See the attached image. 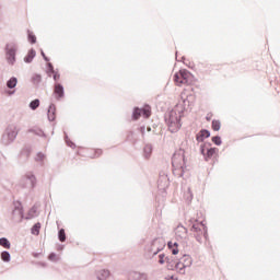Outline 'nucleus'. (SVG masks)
<instances>
[{
    "instance_id": "2f4dec72",
    "label": "nucleus",
    "mask_w": 280,
    "mask_h": 280,
    "mask_svg": "<svg viewBox=\"0 0 280 280\" xmlns=\"http://www.w3.org/2000/svg\"><path fill=\"white\" fill-rule=\"evenodd\" d=\"M13 213H19L20 220H21V218H23V213L21 212V210H15Z\"/></svg>"
},
{
    "instance_id": "393cba45",
    "label": "nucleus",
    "mask_w": 280,
    "mask_h": 280,
    "mask_svg": "<svg viewBox=\"0 0 280 280\" xmlns=\"http://www.w3.org/2000/svg\"><path fill=\"white\" fill-rule=\"evenodd\" d=\"M26 180L30 182L31 187H34V185H36V177L34 175H27Z\"/></svg>"
},
{
    "instance_id": "5701e85b",
    "label": "nucleus",
    "mask_w": 280,
    "mask_h": 280,
    "mask_svg": "<svg viewBox=\"0 0 280 280\" xmlns=\"http://www.w3.org/2000/svg\"><path fill=\"white\" fill-rule=\"evenodd\" d=\"M222 124L220 122V120H212V130H220Z\"/></svg>"
},
{
    "instance_id": "20e7f679",
    "label": "nucleus",
    "mask_w": 280,
    "mask_h": 280,
    "mask_svg": "<svg viewBox=\"0 0 280 280\" xmlns=\"http://www.w3.org/2000/svg\"><path fill=\"white\" fill-rule=\"evenodd\" d=\"M194 264V259L189 255H184L177 264L173 266L175 267L177 272L180 275H185V268H190V266Z\"/></svg>"
},
{
    "instance_id": "cd10ccee",
    "label": "nucleus",
    "mask_w": 280,
    "mask_h": 280,
    "mask_svg": "<svg viewBox=\"0 0 280 280\" xmlns=\"http://www.w3.org/2000/svg\"><path fill=\"white\" fill-rule=\"evenodd\" d=\"M35 161H37L38 163H43V161H45V155L44 153H37L35 156Z\"/></svg>"
},
{
    "instance_id": "e433bc0d",
    "label": "nucleus",
    "mask_w": 280,
    "mask_h": 280,
    "mask_svg": "<svg viewBox=\"0 0 280 280\" xmlns=\"http://www.w3.org/2000/svg\"><path fill=\"white\" fill-rule=\"evenodd\" d=\"M67 143L70 148H73V143H69V141H67Z\"/></svg>"
},
{
    "instance_id": "aec40b11",
    "label": "nucleus",
    "mask_w": 280,
    "mask_h": 280,
    "mask_svg": "<svg viewBox=\"0 0 280 280\" xmlns=\"http://www.w3.org/2000/svg\"><path fill=\"white\" fill-rule=\"evenodd\" d=\"M38 106H40V101L39 100H34L30 103V108L32 110H36V108H38Z\"/></svg>"
},
{
    "instance_id": "f257e3e1",
    "label": "nucleus",
    "mask_w": 280,
    "mask_h": 280,
    "mask_svg": "<svg viewBox=\"0 0 280 280\" xmlns=\"http://www.w3.org/2000/svg\"><path fill=\"white\" fill-rule=\"evenodd\" d=\"M182 104H178L173 110L170 112L168 117L166 118V124L168 125V129L171 132H178L180 130V119L183 118V113L188 108L194 106V102H196V96L194 95H185L182 94Z\"/></svg>"
},
{
    "instance_id": "6e6552de",
    "label": "nucleus",
    "mask_w": 280,
    "mask_h": 280,
    "mask_svg": "<svg viewBox=\"0 0 280 280\" xmlns=\"http://www.w3.org/2000/svg\"><path fill=\"white\" fill-rule=\"evenodd\" d=\"M145 117L148 119V117H150L151 112H150V106H144L142 109L141 108H136L133 110V119H139L140 117Z\"/></svg>"
},
{
    "instance_id": "9b49d317",
    "label": "nucleus",
    "mask_w": 280,
    "mask_h": 280,
    "mask_svg": "<svg viewBox=\"0 0 280 280\" xmlns=\"http://www.w3.org/2000/svg\"><path fill=\"white\" fill-rule=\"evenodd\" d=\"M159 264H161V266H163L164 264H168V270H172L174 268V264H172V259L165 256V254L159 255Z\"/></svg>"
},
{
    "instance_id": "f3484780",
    "label": "nucleus",
    "mask_w": 280,
    "mask_h": 280,
    "mask_svg": "<svg viewBox=\"0 0 280 280\" xmlns=\"http://www.w3.org/2000/svg\"><path fill=\"white\" fill-rule=\"evenodd\" d=\"M55 94L57 97H63L65 96V88H62L61 84H56L55 85Z\"/></svg>"
},
{
    "instance_id": "1a4fd4ad",
    "label": "nucleus",
    "mask_w": 280,
    "mask_h": 280,
    "mask_svg": "<svg viewBox=\"0 0 280 280\" xmlns=\"http://www.w3.org/2000/svg\"><path fill=\"white\" fill-rule=\"evenodd\" d=\"M96 280H112L110 270L101 269L96 272Z\"/></svg>"
},
{
    "instance_id": "dca6fc26",
    "label": "nucleus",
    "mask_w": 280,
    "mask_h": 280,
    "mask_svg": "<svg viewBox=\"0 0 280 280\" xmlns=\"http://www.w3.org/2000/svg\"><path fill=\"white\" fill-rule=\"evenodd\" d=\"M36 58V50L31 49L27 54V56L24 57V62L28 63L32 62Z\"/></svg>"
},
{
    "instance_id": "4be33fe9",
    "label": "nucleus",
    "mask_w": 280,
    "mask_h": 280,
    "mask_svg": "<svg viewBox=\"0 0 280 280\" xmlns=\"http://www.w3.org/2000/svg\"><path fill=\"white\" fill-rule=\"evenodd\" d=\"M152 154V145H150V144H147L145 147H144V156H145V159H149V156Z\"/></svg>"
},
{
    "instance_id": "7ed1b4c3",
    "label": "nucleus",
    "mask_w": 280,
    "mask_h": 280,
    "mask_svg": "<svg viewBox=\"0 0 280 280\" xmlns=\"http://www.w3.org/2000/svg\"><path fill=\"white\" fill-rule=\"evenodd\" d=\"M174 80L177 86H183V84H191L194 75L187 70H179V72L175 73Z\"/></svg>"
},
{
    "instance_id": "2eb2a0df",
    "label": "nucleus",
    "mask_w": 280,
    "mask_h": 280,
    "mask_svg": "<svg viewBox=\"0 0 280 280\" xmlns=\"http://www.w3.org/2000/svg\"><path fill=\"white\" fill-rule=\"evenodd\" d=\"M48 119L50 121L56 120V105L51 104L48 108Z\"/></svg>"
},
{
    "instance_id": "9d476101",
    "label": "nucleus",
    "mask_w": 280,
    "mask_h": 280,
    "mask_svg": "<svg viewBox=\"0 0 280 280\" xmlns=\"http://www.w3.org/2000/svg\"><path fill=\"white\" fill-rule=\"evenodd\" d=\"M175 235L176 237H179V240H185V237H187V228L184 225H177L175 229Z\"/></svg>"
},
{
    "instance_id": "ddd939ff",
    "label": "nucleus",
    "mask_w": 280,
    "mask_h": 280,
    "mask_svg": "<svg viewBox=\"0 0 280 280\" xmlns=\"http://www.w3.org/2000/svg\"><path fill=\"white\" fill-rule=\"evenodd\" d=\"M167 246H168V248H170V250H171V253L173 255H178V253H179V250H178V242L171 241V242L167 243Z\"/></svg>"
},
{
    "instance_id": "7c9ffc66",
    "label": "nucleus",
    "mask_w": 280,
    "mask_h": 280,
    "mask_svg": "<svg viewBox=\"0 0 280 280\" xmlns=\"http://www.w3.org/2000/svg\"><path fill=\"white\" fill-rule=\"evenodd\" d=\"M48 259H49V261H58V259H60V257H58V255H56V254H50L48 256Z\"/></svg>"
},
{
    "instance_id": "412c9836",
    "label": "nucleus",
    "mask_w": 280,
    "mask_h": 280,
    "mask_svg": "<svg viewBox=\"0 0 280 280\" xmlns=\"http://www.w3.org/2000/svg\"><path fill=\"white\" fill-rule=\"evenodd\" d=\"M1 259L2 261H5L7 264L10 262L11 256L9 252H2L1 253Z\"/></svg>"
},
{
    "instance_id": "4c0bfd02",
    "label": "nucleus",
    "mask_w": 280,
    "mask_h": 280,
    "mask_svg": "<svg viewBox=\"0 0 280 280\" xmlns=\"http://www.w3.org/2000/svg\"><path fill=\"white\" fill-rule=\"evenodd\" d=\"M201 153H203V154H205V149H203V148H201Z\"/></svg>"
},
{
    "instance_id": "f704fd0d",
    "label": "nucleus",
    "mask_w": 280,
    "mask_h": 280,
    "mask_svg": "<svg viewBox=\"0 0 280 280\" xmlns=\"http://www.w3.org/2000/svg\"><path fill=\"white\" fill-rule=\"evenodd\" d=\"M54 80H60V74L55 73V74H54Z\"/></svg>"
},
{
    "instance_id": "0eeeda50",
    "label": "nucleus",
    "mask_w": 280,
    "mask_h": 280,
    "mask_svg": "<svg viewBox=\"0 0 280 280\" xmlns=\"http://www.w3.org/2000/svg\"><path fill=\"white\" fill-rule=\"evenodd\" d=\"M192 231L197 233V235H203L206 240L207 237H209V234L207 233V225H205V222H195L192 224Z\"/></svg>"
},
{
    "instance_id": "72a5a7b5",
    "label": "nucleus",
    "mask_w": 280,
    "mask_h": 280,
    "mask_svg": "<svg viewBox=\"0 0 280 280\" xmlns=\"http://www.w3.org/2000/svg\"><path fill=\"white\" fill-rule=\"evenodd\" d=\"M7 95H9V96L14 95V91H12V90L7 91Z\"/></svg>"
},
{
    "instance_id": "39448f33",
    "label": "nucleus",
    "mask_w": 280,
    "mask_h": 280,
    "mask_svg": "<svg viewBox=\"0 0 280 280\" xmlns=\"http://www.w3.org/2000/svg\"><path fill=\"white\" fill-rule=\"evenodd\" d=\"M16 135H19V129L14 125H10L4 135L2 136V143L4 145H8L9 143H12L16 139Z\"/></svg>"
},
{
    "instance_id": "473e14b6",
    "label": "nucleus",
    "mask_w": 280,
    "mask_h": 280,
    "mask_svg": "<svg viewBox=\"0 0 280 280\" xmlns=\"http://www.w3.org/2000/svg\"><path fill=\"white\" fill-rule=\"evenodd\" d=\"M42 56H43L44 60H46V62L49 61V59L47 58V56H45V51H43V50H42Z\"/></svg>"
},
{
    "instance_id": "423d86ee",
    "label": "nucleus",
    "mask_w": 280,
    "mask_h": 280,
    "mask_svg": "<svg viewBox=\"0 0 280 280\" xmlns=\"http://www.w3.org/2000/svg\"><path fill=\"white\" fill-rule=\"evenodd\" d=\"M16 44H8L5 47V51H7V60L9 62V65H14V62H16Z\"/></svg>"
},
{
    "instance_id": "6ab92c4d",
    "label": "nucleus",
    "mask_w": 280,
    "mask_h": 280,
    "mask_svg": "<svg viewBox=\"0 0 280 280\" xmlns=\"http://www.w3.org/2000/svg\"><path fill=\"white\" fill-rule=\"evenodd\" d=\"M0 246H2L3 248L10 249V246H11L10 241L5 237L0 238Z\"/></svg>"
},
{
    "instance_id": "a878e982",
    "label": "nucleus",
    "mask_w": 280,
    "mask_h": 280,
    "mask_svg": "<svg viewBox=\"0 0 280 280\" xmlns=\"http://www.w3.org/2000/svg\"><path fill=\"white\" fill-rule=\"evenodd\" d=\"M218 152V149L215 148H211L207 151V159H211V156H213V154H215Z\"/></svg>"
},
{
    "instance_id": "c756f323",
    "label": "nucleus",
    "mask_w": 280,
    "mask_h": 280,
    "mask_svg": "<svg viewBox=\"0 0 280 280\" xmlns=\"http://www.w3.org/2000/svg\"><path fill=\"white\" fill-rule=\"evenodd\" d=\"M28 40L31 43H36V35L32 32H28Z\"/></svg>"
},
{
    "instance_id": "a211bd4d",
    "label": "nucleus",
    "mask_w": 280,
    "mask_h": 280,
    "mask_svg": "<svg viewBox=\"0 0 280 280\" xmlns=\"http://www.w3.org/2000/svg\"><path fill=\"white\" fill-rule=\"evenodd\" d=\"M16 84H19V79H16V77H12L8 82H7V86L8 89H15Z\"/></svg>"
},
{
    "instance_id": "4468645a",
    "label": "nucleus",
    "mask_w": 280,
    "mask_h": 280,
    "mask_svg": "<svg viewBox=\"0 0 280 280\" xmlns=\"http://www.w3.org/2000/svg\"><path fill=\"white\" fill-rule=\"evenodd\" d=\"M209 137H211V132H209V130H201L197 135V141L202 142L205 139H209Z\"/></svg>"
},
{
    "instance_id": "b1692460",
    "label": "nucleus",
    "mask_w": 280,
    "mask_h": 280,
    "mask_svg": "<svg viewBox=\"0 0 280 280\" xmlns=\"http://www.w3.org/2000/svg\"><path fill=\"white\" fill-rule=\"evenodd\" d=\"M32 233H33V235H38V233H40V223H36V224L32 228Z\"/></svg>"
},
{
    "instance_id": "c9c22d12",
    "label": "nucleus",
    "mask_w": 280,
    "mask_h": 280,
    "mask_svg": "<svg viewBox=\"0 0 280 280\" xmlns=\"http://www.w3.org/2000/svg\"><path fill=\"white\" fill-rule=\"evenodd\" d=\"M35 80L39 81L40 80V75H36Z\"/></svg>"
},
{
    "instance_id": "c85d7f7f",
    "label": "nucleus",
    "mask_w": 280,
    "mask_h": 280,
    "mask_svg": "<svg viewBox=\"0 0 280 280\" xmlns=\"http://www.w3.org/2000/svg\"><path fill=\"white\" fill-rule=\"evenodd\" d=\"M212 142L214 145H222V139L218 136L212 138Z\"/></svg>"
},
{
    "instance_id": "f8f14e48",
    "label": "nucleus",
    "mask_w": 280,
    "mask_h": 280,
    "mask_svg": "<svg viewBox=\"0 0 280 280\" xmlns=\"http://www.w3.org/2000/svg\"><path fill=\"white\" fill-rule=\"evenodd\" d=\"M129 280H148V276L145 273H141L139 271H133L129 273Z\"/></svg>"
},
{
    "instance_id": "bb28decb",
    "label": "nucleus",
    "mask_w": 280,
    "mask_h": 280,
    "mask_svg": "<svg viewBox=\"0 0 280 280\" xmlns=\"http://www.w3.org/2000/svg\"><path fill=\"white\" fill-rule=\"evenodd\" d=\"M58 237L61 242H65L67 240V235L65 234V229H61L58 233Z\"/></svg>"
},
{
    "instance_id": "f03ea898",
    "label": "nucleus",
    "mask_w": 280,
    "mask_h": 280,
    "mask_svg": "<svg viewBox=\"0 0 280 280\" xmlns=\"http://www.w3.org/2000/svg\"><path fill=\"white\" fill-rule=\"evenodd\" d=\"M172 165L174 172L178 176H183L185 174V170L187 167V160L185 159V150L179 149L173 155Z\"/></svg>"
}]
</instances>
